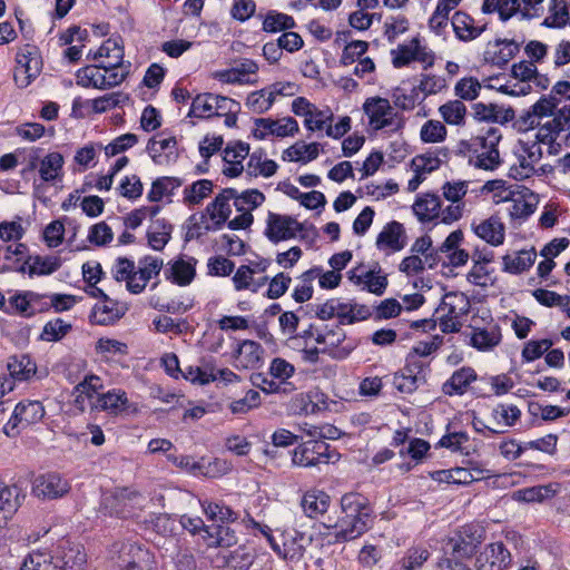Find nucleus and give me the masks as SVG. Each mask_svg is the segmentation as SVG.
<instances>
[{
  "label": "nucleus",
  "mask_w": 570,
  "mask_h": 570,
  "mask_svg": "<svg viewBox=\"0 0 570 570\" xmlns=\"http://www.w3.org/2000/svg\"><path fill=\"white\" fill-rule=\"evenodd\" d=\"M129 404L127 393L120 389H114L106 393H100L95 402H91V410L106 411L110 414L124 412Z\"/></svg>",
  "instance_id": "4be33fe9"
},
{
  "label": "nucleus",
  "mask_w": 570,
  "mask_h": 570,
  "mask_svg": "<svg viewBox=\"0 0 570 570\" xmlns=\"http://www.w3.org/2000/svg\"><path fill=\"white\" fill-rule=\"evenodd\" d=\"M558 485L550 483L546 485H537L521 489L514 492L513 498L520 502L541 503L552 499L557 494Z\"/></svg>",
  "instance_id": "72a5a7b5"
},
{
  "label": "nucleus",
  "mask_w": 570,
  "mask_h": 570,
  "mask_svg": "<svg viewBox=\"0 0 570 570\" xmlns=\"http://www.w3.org/2000/svg\"><path fill=\"white\" fill-rule=\"evenodd\" d=\"M473 230L481 239L492 246H499L504 242L505 226L498 216H491L478 225H473Z\"/></svg>",
  "instance_id": "5701e85b"
},
{
  "label": "nucleus",
  "mask_w": 570,
  "mask_h": 570,
  "mask_svg": "<svg viewBox=\"0 0 570 570\" xmlns=\"http://www.w3.org/2000/svg\"><path fill=\"white\" fill-rule=\"evenodd\" d=\"M269 91L265 88L250 92L246 99L247 108L255 114H264L273 106Z\"/></svg>",
  "instance_id": "0e129e2a"
},
{
  "label": "nucleus",
  "mask_w": 570,
  "mask_h": 570,
  "mask_svg": "<svg viewBox=\"0 0 570 570\" xmlns=\"http://www.w3.org/2000/svg\"><path fill=\"white\" fill-rule=\"evenodd\" d=\"M261 405V394L255 390H248L244 397L234 400L229 403L228 409L233 414H246L253 409Z\"/></svg>",
  "instance_id": "680f3d73"
},
{
  "label": "nucleus",
  "mask_w": 570,
  "mask_h": 570,
  "mask_svg": "<svg viewBox=\"0 0 570 570\" xmlns=\"http://www.w3.org/2000/svg\"><path fill=\"white\" fill-rule=\"evenodd\" d=\"M226 102L224 96L214 94H200L197 95L191 102L189 116L198 118H209L214 115V104Z\"/></svg>",
  "instance_id": "ea45409f"
},
{
  "label": "nucleus",
  "mask_w": 570,
  "mask_h": 570,
  "mask_svg": "<svg viewBox=\"0 0 570 570\" xmlns=\"http://www.w3.org/2000/svg\"><path fill=\"white\" fill-rule=\"evenodd\" d=\"M363 110L368 117V124L374 130L391 127L395 111L390 101L381 97H371L363 104Z\"/></svg>",
  "instance_id": "1a4fd4ad"
},
{
  "label": "nucleus",
  "mask_w": 570,
  "mask_h": 570,
  "mask_svg": "<svg viewBox=\"0 0 570 570\" xmlns=\"http://www.w3.org/2000/svg\"><path fill=\"white\" fill-rule=\"evenodd\" d=\"M107 58L104 68H120L124 61V47L119 38H109L102 42L94 59Z\"/></svg>",
  "instance_id": "c756f323"
},
{
  "label": "nucleus",
  "mask_w": 570,
  "mask_h": 570,
  "mask_svg": "<svg viewBox=\"0 0 570 570\" xmlns=\"http://www.w3.org/2000/svg\"><path fill=\"white\" fill-rule=\"evenodd\" d=\"M455 37L462 42H470L479 38L487 29V23L476 24L475 20L463 11H456L451 19Z\"/></svg>",
  "instance_id": "a211bd4d"
},
{
  "label": "nucleus",
  "mask_w": 570,
  "mask_h": 570,
  "mask_svg": "<svg viewBox=\"0 0 570 570\" xmlns=\"http://www.w3.org/2000/svg\"><path fill=\"white\" fill-rule=\"evenodd\" d=\"M295 27V20L292 16L271 10L264 18L263 30L266 32H278L291 30Z\"/></svg>",
  "instance_id": "864d4df0"
},
{
  "label": "nucleus",
  "mask_w": 570,
  "mask_h": 570,
  "mask_svg": "<svg viewBox=\"0 0 570 570\" xmlns=\"http://www.w3.org/2000/svg\"><path fill=\"white\" fill-rule=\"evenodd\" d=\"M309 541L311 539L306 538L304 533L294 530L293 533H288L285 537L283 549L277 553L286 560L298 562L304 557Z\"/></svg>",
  "instance_id": "cd10ccee"
},
{
  "label": "nucleus",
  "mask_w": 570,
  "mask_h": 570,
  "mask_svg": "<svg viewBox=\"0 0 570 570\" xmlns=\"http://www.w3.org/2000/svg\"><path fill=\"white\" fill-rule=\"evenodd\" d=\"M456 298L455 295H446L442 302L439 312L443 314L440 316V326L443 333H454L460 331V322L458 321L459 313L450 299Z\"/></svg>",
  "instance_id": "09e8293b"
},
{
  "label": "nucleus",
  "mask_w": 570,
  "mask_h": 570,
  "mask_svg": "<svg viewBox=\"0 0 570 570\" xmlns=\"http://www.w3.org/2000/svg\"><path fill=\"white\" fill-rule=\"evenodd\" d=\"M376 247L380 250L399 252L406 245V234L404 226L396 222L387 223L376 237Z\"/></svg>",
  "instance_id": "dca6fc26"
},
{
  "label": "nucleus",
  "mask_w": 570,
  "mask_h": 570,
  "mask_svg": "<svg viewBox=\"0 0 570 570\" xmlns=\"http://www.w3.org/2000/svg\"><path fill=\"white\" fill-rule=\"evenodd\" d=\"M341 510L342 515H346V518L358 515L361 513L367 512V514L373 517V509L371 508L366 498H364L360 493H346L341 499Z\"/></svg>",
  "instance_id": "58836bf2"
},
{
  "label": "nucleus",
  "mask_w": 570,
  "mask_h": 570,
  "mask_svg": "<svg viewBox=\"0 0 570 570\" xmlns=\"http://www.w3.org/2000/svg\"><path fill=\"white\" fill-rule=\"evenodd\" d=\"M501 341V333L498 327L474 328L471 335V345L480 351L490 350Z\"/></svg>",
  "instance_id": "603ef678"
},
{
  "label": "nucleus",
  "mask_w": 570,
  "mask_h": 570,
  "mask_svg": "<svg viewBox=\"0 0 570 570\" xmlns=\"http://www.w3.org/2000/svg\"><path fill=\"white\" fill-rule=\"evenodd\" d=\"M87 556L80 544L61 541L55 554L35 550L28 553L19 570H82Z\"/></svg>",
  "instance_id": "f257e3e1"
},
{
  "label": "nucleus",
  "mask_w": 570,
  "mask_h": 570,
  "mask_svg": "<svg viewBox=\"0 0 570 570\" xmlns=\"http://www.w3.org/2000/svg\"><path fill=\"white\" fill-rule=\"evenodd\" d=\"M422 384V376L407 374L404 368L393 376V385L401 393H412Z\"/></svg>",
  "instance_id": "774afa93"
},
{
  "label": "nucleus",
  "mask_w": 570,
  "mask_h": 570,
  "mask_svg": "<svg viewBox=\"0 0 570 570\" xmlns=\"http://www.w3.org/2000/svg\"><path fill=\"white\" fill-rule=\"evenodd\" d=\"M371 316V311L366 305L357 304L355 302H341L338 320L340 324H353L358 321L366 320Z\"/></svg>",
  "instance_id": "c03bdc74"
},
{
  "label": "nucleus",
  "mask_w": 570,
  "mask_h": 570,
  "mask_svg": "<svg viewBox=\"0 0 570 570\" xmlns=\"http://www.w3.org/2000/svg\"><path fill=\"white\" fill-rule=\"evenodd\" d=\"M320 144L296 142L283 151V160L306 164L317 158Z\"/></svg>",
  "instance_id": "f704fd0d"
},
{
  "label": "nucleus",
  "mask_w": 570,
  "mask_h": 570,
  "mask_svg": "<svg viewBox=\"0 0 570 570\" xmlns=\"http://www.w3.org/2000/svg\"><path fill=\"white\" fill-rule=\"evenodd\" d=\"M340 458L336 451H331L324 441H309L294 450L292 461L295 465L311 468L335 462Z\"/></svg>",
  "instance_id": "20e7f679"
},
{
  "label": "nucleus",
  "mask_w": 570,
  "mask_h": 570,
  "mask_svg": "<svg viewBox=\"0 0 570 570\" xmlns=\"http://www.w3.org/2000/svg\"><path fill=\"white\" fill-rule=\"evenodd\" d=\"M452 553L456 558L471 557L481 543V535L471 527H464L455 538L451 539Z\"/></svg>",
  "instance_id": "a878e982"
},
{
  "label": "nucleus",
  "mask_w": 570,
  "mask_h": 570,
  "mask_svg": "<svg viewBox=\"0 0 570 570\" xmlns=\"http://www.w3.org/2000/svg\"><path fill=\"white\" fill-rule=\"evenodd\" d=\"M502 136L500 129L490 127L483 135L472 137L469 142V163L475 168L494 170L501 164L498 145Z\"/></svg>",
  "instance_id": "f03ea898"
},
{
  "label": "nucleus",
  "mask_w": 570,
  "mask_h": 570,
  "mask_svg": "<svg viewBox=\"0 0 570 570\" xmlns=\"http://www.w3.org/2000/svg\"><path fill=\"white\" fill-rule=\"evenodd\" d=\"M213 190V183L208 179H200L186 187L184 190V199L188 204H199Z\"/></svg>",
  "instance_id": "e2e57ef3"
},
{
  "label": "nucleus",
  "mask_w": 570,
  "mask_h": 570,
  "mask_svg": "<svg viewBox=\"0 0 570 570\" xmlns=\"http://www.w3.org/2000/svg\"><path fill=\"white\" fill-rule=\"evenodd\" d=\"M559 102L560 100L552 95L540 98L531 109L520 117L518 120L520 128L527 130L540 126L541 118L553 115Z\"/></svg>",
  "instance_id": "2eb2a0df"
},
{
  "label": "nucleus",
  "mask_w": 570,
  "mask_h": 570,
  "mask_svg": "<svg viewBox=\"0 0 570 570\" xmlns=\"http://www.w3.org/2000/svg\"><path fill=\"white\" fill-rule=\"evenodd\" d=\"M372 521L373 517L363 512L361 517L341 515L335 524L328 527L335 530L336 541H350L365 533L371 528Z\"/></svg>",
  "instance_id": "6e6552de"
},
{
  "label": "nucleus",
  "mask_w": 570,
  "mask_h": 570,
  "mask_svg": "<svg viewBox=\"0 0 570 570\" xmlns=\"http://www.w3.org/2000/svg\"><path fill=\"white\" fill-rule=\"evenodd\" d=\"M8 371L12 379L24 381L36 374L37 366L28 355H14L8 362Z\"/></svg>",
  "instance_id": "49530a36"
},
{
  "label": "nucleus",
  "mask_w": 570,
  "mask_h": 570,
  "mask_svg": "<svg viewBox=\"0 0 570 570\" xmlns=\"http://www.w3.org/2000/svg\"><path fill=\"white\" fill-rule=\"evenodd\" d=\"M278 166L274 160L271 159H264L262 151H254L249 156V160L246 166V173L249 176L257 177L258 175L264 177H271L273 176Z\"/></svg>",
  "instance_id": "8fccbe9b"
},
{
  "label": "nucleus",
  "mask_w": 570,
  "mask_h": 570,
  "mask_svg": "<svg viewBox=\"0 0 570 570\" xmlns=\"http://www.w3.org/2000/svg\"><path fill=\"white\" fill-rule=\"evenodd\" d=\"M61 259L58 256H40L31 257V263L28 269L29 276L33 275H50L59 269Z\"/></svg>",
  "instance_id": "5fc2aeb1"
},
{
  "label": "nucleus",
  "mask_w": 570,
  "mask_h": 570,
  "mask_svg": "<svg viewBox=\"0 0 570 570\" xmlns=\"http://www.w3.org/2000/svg\"><path fill=\"white\" fill-rule=\"evenodd\" d=\"M147 552L135 543H122L118 550L115 564L117 568L124 567V564L131 562L145 561Z\"/></svg>",
  "instance_id": "052dcab7"
},
{
  "label": "nucleus",
  "mask_w": 570,
  "mask_h": 570,
  "mask_svg": "<svg viewBox=\"0 0 570 570\" xmlns=\"http://www.w3.org/2000/svg\"><path fill=\"white\" fill-rule=\"evenodd\" d=\"M341 325L342 324L333 326L324 325L322 326V331L316 333V343L324 345L322 353L335 360L346 358L355 348V344L351 342L344 344L346 334Z\"/></svg>",
  "instance_id": "39448f33"
},
{
  "label": "nucleus",
  "mask_w": 570,
  "mask_h": 570,
  "mask_svg": "<svg viewBox=\"0 0 570 570\" xmlns=\"http://www.w3.org/2000/svg\"><path fill=\"white\" fill-rule=\"evenodd\" d=\"M439 111L445 122L449 125L461 126L464 124L466 107L461 100H450L439 108Z\"/></svg>",
  "instance_id": "6e6d98bb"
},
{
  "label": "nucleus",
  "mask_w": 570,
  "mask_h": 570,
  "mask_svg": "<svg viewBox=\"0 0 570 570\" xmlns=\"http://www.w3.org/2000/svg\"><path fill=\"white\" fill-rule=\"evenodd\" d=\"M236 189L234 188H225L220 194H218L215 199L209 203L205 212L213 223L212 228H218V230L224 226L232 214V208L229 202L235 198Z\"/></svg>",
  "instance_id": "4468645a"
},
{
  "label": "nucleus",
  "mask_w": 570,
  "mask_h": 570,
  "mask_svg": "<svg viewBox=\"0 0 570 570\" xmlns=\"http://www.w3.org/2000/svg\"><path fill=\"white\" fill-rule=\"evenodd\" d=\"M254 561V554L245 547H239L226 557L227 570H249Z\"/></svg>",
  "instance_id": "bf43d9fd"
},
{
  "label": "nucleus",
  "mask_w": 570,
  "mask_h": 570,
  "mask_svg": "<svg viewBox=\"0 0 570 570\" xmlns=\"http://www.w3.org/2000/svg\"><path fill=\"white\" fill-rule=\"evenodd\" d=\"M164 266L163 259L154 256H145L138 262V274H140L141 283H136L134 279L128 282V291L132 294H140L147 286V283L157 277Z\"/></svg>",
  "instance_id": "412c9836"
},
{
  "label": "nucleus",
  "mask_w": 570,
  "mask_h": 570,
  "mask_svg": "<svg viewBox=\"0 0 570 570\" xmlns=\"http://www.w3.org/2000/svg\"><path fill=\"white\" fill-rule=\"evenodd\" d=\"M232 281L235 289L238 292L248 289L253 293H257L263 286L266 285L268 277L264 276L255 279L254 274L250 272L249 267L240 265L234 274Z\"/></svg>",
  "instance_id": "a19ab883"
},
{
  "label": "nucleus",
  "mask_w": 570,
  "mask_h": 570,
  "mask_svg": "<svg viewBox=\"0 0 570 570\" xmlns=\"http://www.w3.org/2000/svg\"><path fill=\"white\" fill-rule=\"evenodd\" d=\"M233 200L237 212L248 210L250 213L253 209L257 208L264 203L265 196L258 189H249L243 191L240 195L236 193V196L233 198Z\"/></svg>",
  "instance_id": "13d9d810"
},
{
  "label": "nucleus",
  "mask_w": 570,
  "mask_h": 570,
  "mask_svg": "<svg viewBox=\"0 0 570 570\" xmlns=\"http://www.w3.org/2000/svg\"><path fill=\"white\" fill-rule=\"evenodd\" d=\"M330 502V495L324 491L309 490L303 495L301 505L308 518H317L327 511Z\"/></svg>",
  "instance_id": "c85d7f7f"
},
{
  "label": "nucleus",
  "mask_w": 570,
  "mask_h": 570,
  "mask_svg": "<svg viewBox=\"0 0 570 570\" xmlns=\"http://www.w3.org/2000/svg\"><path fill=\"white\" fill-rule=\"evenodd\" d=\"M70 489L67 479L56 472H50L35 478L31 493L41 500H56L65 497Z\"/></svg>",
  "instance_id": "423d86ee"
},
{
  "label": "nucleus",
  "mask_w": 570,
  "mask_h": 570,
  "mask_svg": "<svg viewBox=\"0 0 570 570\" xmlns=\"http://www.w3.org/2000/svg\"><path fill=\"white\" fill-rule=\"evenodd\" d=\"M110 503V512L122 518H127L131 510L140 509L145 498L136 490L124 488L115 491L114 494L106 498Z\"/></svg>",
  "instance_id": "ddd939ff"
},
{
  "label": "nucleus",
  "mask_w": 570,
  "mask_h": 570,
  "mask_svg": "<svg viewBox=\"0 0 570 570\" xmlns=\"http://www.w3.org/2000/svg\"><path fill=\"white\" fill-rule=\"evenodd\" d=\"M537 258L534 249H523L518 252L515 255H504L503 269L511 274H520L529 269Z\"/></svg>",
  "instance_id": "c9c22d12"
},
{
  "label": "nucleus",
  "mask_w": 570,
  "mask_h": 570,
  "mask_svg": "<svg viewBox=\"0 0 570 570\" xmlns=\"http://www.w3.org/2000/svg\"><path fill=\"white\" fill-rule=\"evenodd\" d=\"M45 415V407L39 401H21L4 426L6 433L9 435V428L24 429L31 424L38 423Z\"/></svg>",
  "instance_id": "9d476101"
},
{
  "label": "nucleus",
  "mask_w": 570,
  "mask_h": 570,
  "mask_svg": "<svg viewBox=\"0 0 570 570\" xmlns=\"http://www.w3.org/2000/svg\"><path fill=\"white\" fill-rule=\"evenodd\" d=\"M512 562L511 553L502 542H493L484 547L478 556V570H507Z\"/></svg>",
  "instance_id": "f8f14e48"
},
{
  "label": "nucleus",
  "mask_w": 570,
  "mask_h": 570,
  "mask_svg": "<svg viewBox=\"0 0 570 570\" xmlns=\"http://www.w3.org/2000/svg\"><path fill=\"white\" fill-rule=\"evenodd\" d=\"M181 185L180 180L175 177H160L157 178L148 193L147 198L150 202H160L165 196H169L173 191Z\"/></svg>",
  "instance_id": "4d7b16f0"
},
{
  "label": "nucleus",
  "mask_w": 570,
  "mask_h": 570,
  "mask_svg": "<svg viewBox=\"0 0 570 570\" xmlns=\"http://www.w3.org/2000/svg\"><path fill=\"white\" fill-rule=\"evenodd\" d=\"M105 63H100L98 66H87L77 71V83L81 87L89 88L94 87L97 89H106V82L104 70Z\"/></svg>",
  "instance_id": "de8ad7c7"
},
{
  "label": "nucleus",
  "mask_w": 570,
  "mask_h": 570,
  "mask_svg": "<svg viewBox=\"0 0 570 570\" xmlns=\"http://www.w3.org/2000/svg\"><path fill=\"white\" fill-rule=\"evenodd\" d=\"M264 348L252 340H245L238 344L235 351L236 367L245 370L258 368L263 363Z\"/></svg>",
  "instance_id": "6ab92c4d"
},
{
  "label": "nucleus",
  "mask_w": 570,
  "mask_h": 570,
  "mask_svg": "<svg viewBox=\"0 0 570 570\" xmlns=\"http://www.w3.org/2000/svg\"><path fill=\"white\" fill-rule=\"evenodd\" d=\"M495 47H500L498 52H495V56L493 58V62L497 66H504L507 65L511 59L514 58V56L519 52L520 46L514 40H502L497 39L494 41Z\"/></svg>",
  "instance_id": "338daca9"
},
{
  "label": "nucleus",
  "mask_w": 570,
  "mask_h": 570,
  "mask_svg": "<svg viewBox=\"0 0 570 570\" xmlns=\"http://www.w3.org/2000/svg\"><path fill=\"white\" fill-rule=\"evenodd\" d=\"M476 380V373L472 367L463 366L456 370L443 384L442 390L446 395H462L469 385Z\"/></svg>",
  "instance_id": "bb28decb"
},
{
  "label": "nucleus",
  "mask_w": 570,
  "mask_h": 570,
  "mask_svg": "<svg viewBox=\"0 0 570 570\" xmlns=\"http://www.w3.org/2000/svg\"><path fill=\"white\" fill-rule=\"evenodd\" d=\"M521 411L514 404L500 403L491 411V417L495 424L497 430H502V433L508 428L513 426L520 419Z\"/></svg>",
  "instance_id": "2f4dec72"
},
{
  "label": "nucleus",
  "mask_w": 570,
  "mask_h": 570,
  "mask_svg": "<svg viewBox=\"0 0 570 570\" xmlns=\"http://www.w3.org/2000/svg\"><path fill=\"white\" fill-rule=\"evenodd\" d=\"M196 264L194 257L180 256L168 263L167 278L179 286L189 285L196 275Z\"/></svg>",
  "instance_id": "aec40b11"
},
{
  "label": "nucleus",
  "mask_w": 570,
  "mask_h": 570,
  "mask_svg": "<svg viewBox=\"0 0 570 570\" xmlns=\"http://www.w3.org/2000/svg\"><path fill=\"white\" fill-rule=\"evenodd\" d=\"M181 374L186 380L199 385H206L210 382H215L214 366L210 364H207L204 367L191 365L187 366L185 371L181 372Z\"/></svg>",
  "instance_id": "69168bd1"
},
{
  "label": "nucleus",
  "mask_w": 570,
  "mask_h": 570,
  "mask_svg": "<svg viewBox=\"0 0 570 570\" xmlns=\"http://www.w3.org/2000/svg\"><path fill=\"white\" fill-rule=\"evenodd\" d=\"M20 490L0 481V528H3L20 507Z\"/></svg>",
  "instance_id": "393cba45"
},
{
  "label": "nucleus",
  "mask_w": 570,
  "mask_h": 570,
  "mask_svg": "<svg viewBox=\"0 0 570 570\" xmlns=\"http://www.w3.org/2000/svg\"><path fill=\"white\" fill-rule=\"evenodd\" d=\"M553 115V119L543 124L537 132V138L543 144L551 145L561 131L570 128V105H564Z\"/></svg>",
  "instance_id": "f3484780"
},
{
  "label": "nucleus",
  "mask_w": 570,
  "mask_h": 570,
  "mask_svg": "<svg viewBox=\"0 0 570 570\" xmlns=\"http://www.w3.org/2000/svg\"><path fill=\"white\" fill-rule=\"evenodd\" d=\"M213 223L206 213L193 214L185 223V240L198 239L208 232H216L218 228H212Z\"/></svg>",
  "instance_id": "4c0bfd02"
},
{
  "label": "nucleus",
  "mask_w": 570,
  "mask_h": 570,
  "mask_svg": "<svg viewBox=\"0 0 570 570\" xmlns=\"http://www.w3.org/2000/svg\"><path fill=\"white\" fill-rule=\"evenodd\" d=\"M254 137L265 139L267 136L287 137L298 132V124L293 117H285L278 120L271 118L255 119Z\"/></svg>",
  "instance_id": "9b49d317"
},
{
  "label": "nucleus",
  "mask_w": 570,
  "mask_h": 570,
  "mask_svg": "<svg viewBox=\"0 0 570 570\" xmlns=\"http://www.w3.org/2000/svg\"><path fill=\"white\" fill-rule=\"evenodd\" d=\"M412 209L421 223L434 222L441 214V199L435 194H422L417 196Z\"/></svg>",
  "instance_id": "b1692460"
},
{
  "label": "nucleus",
  "mask_w": 570,
  "mask_h": 570,
  "mask_svg": "<svg viewBox=\"0 0 570 570\" xmlns=\"http://www.w3.org/2000/svg\"><path fill=\"white\" fill-rule=\"evenodd\" d=\"M472 110L473 117L481 121H509L514 117V111L511 108L502 109L494 104L478 102L472 106Z\"/></svg>",
  "instance_id": "473e14b6"
},
{
  "label": "nucleus",
  "mask_w": 570,
  "mask_h": 570,
  "mask_svg": "<svg viewBox=\"0 0 570 570\" xmlns=\"http://www.w3.org/2000/svg\"><path fill=\"white\" fill-rule=\"evenodd\" d=\"M302 229L303 226L296 218L269 213L265 235L272 243L277 244L282 240L294 238Z\"/></svg>",
  "instance_id": "0eeeda50"
},
{
  "label": "nucleus",
  "mask_w": 570,
  "mask_h": 570,
  "mask_svg": "<svg viewBox=\"0 0 570 570\" xmlns=\"http://www.w3.org/2000/svg\"><path fill=\"white\" fill-rule=\"evenodd\" d=\"M13 79L18 87H28L42 70V59L38 48L33 45L20 47L16 55Z\"/></svg>",
  "instance_id": "7ed1b4c3"
},
{
  "label": "nucleus",
  "mask_w": 570,
  "mask_h": 570,
  "mask_svg": "<svg viewBox=\"0 0 570 570\" xmlns=\"http://www.w3.org/2000/svg\"><path fill=\"white\" fill-rule=\"evenodd\" d=\"M431 553L426 548L413 547L394 564V570H417L430 558Z\"/></svg>",
  "instance_id": "a18cd8bd"
},
{
  "label": "nucleus",
  "mask_w": 570,
  "mask_h": 570,
  "mask_svg": "<svg viewBox=\"0 0 570 570\" xmlns=\"http://www.w3.org/2000/svg\"><path fill=\"white\" fill-rule=\"evenodd\" d=\"M173 226L165 219H156L148 233V244L155 250H161L170 239Z\"/></svg>",
  "instance_id": "37998d69"
},
{
  "label": "nucleus",
  "mask_w": 570,
  "mask_h": 570,
  "mask_svg": "<svg viewBox=\"0 0 570 570\" xmlns=\"http://www.w3.org/2000/svg\"><path fill=\"white\" fill-rule=\"evenodd\" d=\"M203 539L207 541L208 547H232L237 543L235 531L229 527V523H214L208 525L206 535Z\"/></svg>",
  "instance_id": "7c9ffc66"
},
{
  "label": "nucleus",
  "mask_w": 570,
  "mask_h": 570,
  "mask_svg": "<svg viewBox=\"0 0 570 570\" xmlns=\"http://www.w3.org/2000/svg\"><path fill=\"white\" fill-rule=\"evenodd\" d=\"M177 140L175 137H168L163 139L151 138L147 144V151L153 158L154 163L161 165L164 163L163 153L166 154V158L171 155H176Z\"/></svg>",
  "instance_id": "3c124183"
},
{
  "label": "nucleus",
  "mask_w": 570,
  "mask_h": 570,
  "mask_svg": "<svg viewBox=\"0 0 570 570\" xmlns=\"http://www.w3.org/2000/svg\"><path fill=\"white\" fill-rule=\"evenodd\" d=\"M202 508L207 519L215 523H232L238 519L237 512L223 502L202 501Z\"/></svg>",
  "instance_id": "e433bc0d"
},
{
  "label": "nucleus",
  "mask_w": 570,
  "mask_h": 570,
  "mask_svg": "<svg viewBox=\"0 0 570 570\" xmlns=\"http://www.w3.org/2000/svg\"><path fill=\"white\" fill-rule=\"evenodd\" d=\"M63 157L60 153L53 151L46 155L39 166L40 178L45 183H52L62 175Z\"/></svg>",
  "instance_id": "79ce46f5"
}]
</instances>
